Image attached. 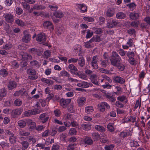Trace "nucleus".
I'll use <instances>...</instances> for the list:
<instances>
[{
    "instance_id": "nucleus-64",
    "label": "nucleus",
    "mask_w": 150,
    "mask_h": 150,
    "mask_svg": "<svg viewBox=\"0 0 150 150\" xmlns=\"http://www.w3.org/2000/svg\"><path fill=\"white\" fill-rule=\"evenodd\" d=\"M114 146L113 144L106 145L105 146L104 149L105 150H113Z\"/></svg>"
},
{
    "instance_id": "nucleus-44",
    "label": "nucleus",
    "mask_w": 150,
    "mask_h": 150,
    "mask_svg": "<svg viewBox=\"0 0 150 150\" xmlns=\"http://www.w3.org/2000/svg\"><path fill=\"white\" fill-rule=\"evenodd\" d=\"M18 126L21 128H23V127H24L26 125V123L24 121H23V120H19V121H18Z\"/></svg>"
},
{
    "instance_id": "nucleus-24",
    "label": "nucleus",
    "mask_w": 150,
    "mask_h": 150,
    "mask_svg": "<svg viewBox=\"0 0 150 150\" xmlns=\"http://www.w3.org/2000/svg\"><path fill=\"white\" fill-rule=\"evenodd\" d=\"M126 15L122 12H119L116 15V17L118 19H122L125 18Z\"/></svg>"
},
{
    "instance_id": "nucleus-53",
    "label": "nucleus",
    "mask_w": 150,
    "mask_h": 150,
    "mask_svg": "<svg viewBox=\"0 0 150 150\" xmlns=\"http://www.w3.org/2000/svg\"><path fill=\"white\" fill-rule=\"evenodd\" d=\"M7 74V71L5 69H2L0 70V74L3 77L6 76Z\"/></svg>"
},
{
    "instance_id": "nucleus-22",
    "label": "nucleus",
    "mask_w": 150,
    "mask_h": 150,
    "mask_svg": "<svg viewBox=\"0 0 150 150\" xmlns=\"http://www.w3.org/2000/svg\"><path fill=\"white\" fill-rule=\"evenodd\" d=\"M91 124L90 122L85 123L82 124L81 126L83 129L86 130H88L91 129Z\"/></svg>"
},
{
    "instance_id": "nucleus-26",
    "label": "nucleus",
    "mask_w": 150,
    "mask_h": 150,
    "mask_svg": "<svg viewBox=\"0 0 150 150\" xmlns=\"http://www.w3.org/2000/svg\"><path fill=\"white\" fill-rule=\"evenodd\" d=\"M16 86V83L13 81H12L9 82L8 86L9 89L11 90L15 88Z\"/></svg>"
},
{
    "instance_id": "nucleus-50",
    "label": "nucleus",
    "mask_w": 150,
    "mask_h": 150,
    "mask_svg": "<svg viewBox=\"0 0 150 150\" xmlns=\"http://www.w3.org/2000/svg\"><path fill=\"white\" fill-rule=\"evenodd\" d=\"M51 52H50L48 50H47L45 51L43 54L44 58H45L47 59L50 56Z\"/></svg>"
},
{
    "instance_id": "nucleus-47",
    "label": "nucleus",
    "mask_w": 150,
    "mask_h": 150,
    "mask_svg": "<svg viewBox=\"0 0 150 150\" xmlns=\"http://www.w3.org/2000/svg\"><path fill=\"white\" fill-rule=\"evenodd\" d=\"M21 4L25 9H28L30 8V6L28 3L27 2V1H24L22 2Z\"/></svg>"
},
{
    "instance_id": "nucleus-45",
    "label": "nucleus",
    "mask_w": 150,
    "mask_h": 150,
    "mask_svg": "<svg viewBox=\"0 0 150 150\" xmlns=\"http://www.w3.org/2000/svg\"><path fill=\"white\" fill-rule=\"evenodd\" d=\"M107 128L110 132H112L115 130V129L112 123H109L107 125Z\"/></svg>"
},
{
    "instance_id": "nucleus-63",
    "label": "nucleus",
    "mask_w": 150,
    "mask_h": 150,
    "mask_svg": "<svg viewBox=\"0 0 150 150\" xmlns=\"http://www.w3.org/2000/svg\"><path fill=\"white\" fill-rule=\"evenodd\" d=\"M33 8L37 10L44 9L45 8V7L44 6L36 5L34 6Z\"/></svg>"
},
{
    "instance_id": "nucleus-42",
    "label": "nucleus",
    "mask_w": 150,
    "mask_h": 150,
    "mask_svg": "<svg viewBox=\"0 0 150 150\" xmlns=\"http://www.w3.org/2000/svg\"><path fill=\"white\" fill-rule=\"evenodd\" d=\"M83 19L86 21L90 22H92L94 20L93 18L92 17L89 16L85 17L83 18Z\"/></svg>"
},
{
    "instance_id": "nucleus-3",
    "label": "nucleus",
    "mask_w": 150,
    "mask_h": 150,
    "mask_svg": "<svg viewBox=\"0 0 150 150\" xmlns=\"http://www.w3.org/2000/svg\"><path fill=\"white\" fill-rule=\"evenodd\" d=\"M26 73L28 75V78L32 80H35L38 78V74L35 70L32 68H30L27 70Z\"/></svg>"
},
{
    "instance_id": "nucleus-16",
    "label": "nucleus",
    "mask_w": 150,
    "mask_h": 150,
    "mask_svg": "<svg viewBox=\"0 0 150 150\" xmlns=\"http://www.w3.org/2000/svg\"><path fill=\"white\" fill-rule=\"evenodd\" d=\"M39 118L42 122L44 123L48 120L49 117L47 114L44 113L40 115Z\"/></svg>"
},
{
    "instance_id": "nucleus-61",
    "label": "nucleus",
    "mask_w": 150,
    "mask_h": 150,
    "mask_svg": "<svg viewBox=\"0 0 150 150\" xmlns=\"http://www.w3.org/2000/svg\"><path fill=\"white\" fill-rule=\"evenodd\" d=\"M64 117L67 120H71L72 118V115L67 113L64 115Z\"/></svg>"
},
{
    "instance_id": "nucleus-49",
    "label": "nucleus",
    "mask_w": 150,
    "mask_h": 150,
    "mask_svg": "<svg viewBox=\"0 0 150 150\" xmlns=\"http://www.w3.org/2000/svg\"><path fill=\"white\" fill-rule=\"evenodd\" d=\"M77 133V131L75 128H71L70 129L69 132V134L70 135H76Z\"/></svg>"
},
{
    "instance_id": "nucleus-31",
    "label": "nucleus",
    "mask_w": 150,
    "mask_h": 150,
    "mask_svg": "<svg viewBox=\"0 0 150 150\" xmlns=\"http://www.w3.org/2000/svg\"><path fill=\"white\" fill-rule=\"evenodd\" d=\"M93 32L97 34H100L103 32V30L100 28H92Z\"/></svg>"
},
{
    "instance_id": "nucleus-58",
    "label": "nucleus",
    "mask_w": 150,
    "mask_h": 150,
    "mask_svg": "<svg viewBox=\"0 0 150 150\" xmlns=\"http://www.w3.org/2000/svg\"><path fill=\"white\" fill-rule=\"evenodd\" d=\"M126 55L129 58L134 57V54L133 52H127Z\"/></svg>"
},
{
    "instance_id": "nucleus-27",
    "label": "nucleus",
    "mask_w": 150,
    "mask_h": 150,
    "mask_svg": "<svg viewBox=\"0 0 150 150\" xmlns=\"http://www.w3.org/2000/svg\"><path fill=\"white\" fill-rule=\"evenodd\" d=\"M114 14V10L112 8H109L108 10L106 13V15L108 17H112Z\"/></svg>"
},
{
    "instance_id": "nucleus-1",
    "label": "nucleus",
    "mask_w": 150,
    "mask_h": 150,
    "mask_svg": "<svg viewBox=\"0 0 150 150\" xmlns=\"http://www.w3.org/2000/svg\"><path fill=\"white\" fill-rule=\"evenodd\" d=\"M110 60L111 64L116 66L121 62L122 59L117 53L115 52H113Z\"/></svg>"
},
{
    "instance_id": "nucleus-62",
    "label": "nucleus",
    "mask_w": 150,
    "mask_h": 150,
    "mask_svg": "<svg viewBox=\"0 0 150 150\" xmlns=\"http://www.w3.org/2000/svg\"><path fill=\"white\" fill-rule=\"evenodd\" d=\"M100 64L101 66L103 67H106L107 65V64L108 63V61L107 60H101Z\"/></svg>"
},
{
    "instance_id": "nucleus-23",
    "label": "nucleus",
    "mask_w": 150,
    "mask_h": 150,
    "mask_svg": "<svg viewBox=\"0 0 150 150\" xmlns=\"http://www.w3.org/2000/svg\"><path fill=\"white\" fill-rule=\"evenodd\" d=\"M41 81L42 82L46 83L49 85H52L54 83V81L51 80L44 78H42L41 79Z\"/></svg>"
},
{
    "instance_id": "nucleus-30",
    "label": "nucleus",
    "mask_w": 150,
    "mask_h": 150,
    "mask_svg": "<svg viewBox=\"0 0 150 150\" xmlns=\"http://www.w3.org/2000/svg\"><path fill=\"white\" fill-rule=\"evenodd\" d=\"M53 15L56 17L59 18H62L64 16V14L62 12L59 11L54 12Z\"/></svg>"
},
{
    "instance_id": "nucleus-40",
    "label": "nucleus",
    "mask_w": 150,
    "mask_h": 150,
    "mask_svg": "<svg viewBox=\"0 0 150 150\" xmlns=\"http://www.w3.org/2000/svg\"><path fill=\"white\" fill-rule=\"evenodd\" d=\"M84 31H86V38H90L93 36V32H91V30L89 29L85 30Z\"/></svg>"
},
{
    "instance_id": "nucleus-9",
    "label": "nucleus",
    "mask_w": 150,
    "mask_h": 150,
    "mask_svg": "<svg viewBox=\"0 0 150 150\" xmlns=\"http://www.w3.org/2000/svg\"><path fill=\"white\" fill-rule=\"evenodd\" d=\"M46 40L45 34L44 33H41L38 34L36 36V40L40 43L45 42Z\"/></svg>"
},
{
    "instance_id": "nucleus-41",
    "label": "nucleus",
    "mask_w": 150,
    "mask_h": 150,
    "mask_svg": "<svg viewBox=\"0 0 150 150\" xmlns=\"http://www.w3.org/2000/svg\"><path fill=\"white\" fill-rule=\"evenodd\" d=\"M120 137L124 138L127 136H129L130 135V131H128L126 132H120Z\"/></svg>"
},
{
    "instance_id": "nucleus-7",
    "label": "nucleus",
    "mask_w": 150,
    "mask_h": 150,
    "mask_svg": "<svg viewBox=\"0 0 150 150\" xmlns=\"http://www.w3.org/2000/svg\"><path fill=\"white\" fill-rule=\"evenodd\" d=\"M5 21L8 23H12L14 21V16L10 13H7L3 15Z\"/></svg>"
},
{
    "instance_id": "nucleus-56",
    "label": "nucleus",
    "mask_w": 150,
    "mask_h": 150,
    "mask_svg": "<svg viewBox=\"0 0 150 150\" xmlns=\"http://www.w3.org/2000/svg\"><path fill=\"white\" fill-rule=\"evenodd\" d=\"M16 14L20 15L23 13V10L21 8L17 7L16 8Z\"/></svg>"
},
{
    "instance_id": "nucleus-32",
    "label": "nucleus",
    "mask_w": 150,
    "mask_h": 150,
    "mask_svg": "<svg viewBox=\"0 0 150 150\" xmlns=\"http://www.w3.org/2000/svg\"><path fill=\"white\" fill-rule=\"evenodd\" d=\"M77 85L79 87L82 88H87L89 87V86L87 82L84 81H82L78 83Z\"/></svg>"
},
{
    "instance_id": "nucleus-21",
    "label": "nucleus",
    "mask_w": 150,
    "mask_h": 150,
    "mask_svg": "<svg viewBox=\"0 0 150 150\" xmlns=\"http://www.w3.org/2000/svg\"><path fill=\"white\" fill-rule=\"evenodd\" d=\"M30 66L34 68H39L40 67V63L36 60H33L30 62Z\"/></svg>"
},
{
    "instance_id": "nucleus-34",
    "label": "nucleus",
    "mask_w": 150,
    "mask_h": 150,
    "mask_svg": "<svg viewBox=\"0 0 150 150\" xmlns=\"http://www.w3.org/2000/svg\"><path fill=\"white\" fill-rule=\"evenodd\" d=\"M68 67L70 70V72L71 73H72L73 71H78L77 69L73 64H70L68 66Z\"/></svg>"
},
{
    "instance_id": "nucleus-33",
    "label": "nucleus",
    "mask_w": 150,
    "mask_h": 150,
    "mask_svg": "<svg viewBox=\"0 0 150 150\" xmlns=\"http://www.w3.org/2000/svg\"><path fill=\"white\" fill-rule=\"evenodd\" d=\"M117 100L121 102L124 101L125 103H126L127 102V99L125 96H118L117 97Z\"/></svg>"
},
{
    "instance_id": "nucleus-19",
    "label": "nucleus",
    "mask_w": 150,
    "mask_h": 150,
    "mask_svg": "<svg viewBox=\"0 0 150 150\" xmlns=\"http://www.w3.org/2000/svg\"><path fill=\"white\" fill-rule=\"evenodd\" d=\"M76 6L80 9L81 12L84 13L87 11V7L84 4H76Z\"/></svg>"
},
{
    "instance_id": "nucleus-28",
    "label": "nucleus",
    "mask_w": 150,
    "mask_h": 150,
    "mask_svg": "<svg viewBox=\"0 0 150 150\" xmlns=\"http://www.w3.org/2000/svg\"><path fill=\"white\" fill-rule=\"evenodd\" d=\"M94 111L93 107L91 106H89L85 108V112L87 114L91 113Z\"/></svg>"
},
{
    "instance_id": "nucleus-20",
    "label": "nucleus",
    "mask_w": 150,
    "mask_h": 150,
    "mask_svg": "<svg viewBox=\"0 0 150 150\" xmlns=\"http://www.w3.org/2000/svg\"><path fill=\"white\" fill-rule=\"evenodd\" d=\"M113 79L116 83H119L121 84H123L125 82L124 79L118 76L114 77Z\"/></svg>"
},
{
    "instance_id": "nucleus-39",
    "label": "nucleus",
    "mask_w": 150,
    "mask_h": 150,
    "mask_svg": "<svg viewBox=\"0 0 150 150\" xmlns=\"http://www.w3.org/2000/svg\"><path fill=\"white\" fill-rule=\"evenodd\" d=\"M7 92L6 90L4 88L0 89V96L4 97L7 94Z\"/></svg>"
},
{
    "instance_id": "nucleus-59",
    "label": "nucleus",
    "mask_w": 150,
    "mask_h": 150,
    "mask_svg": "<svg viewBox=\"0 0 150 150\" xmlns=\"http://www.w3.org/2000/svg\"><path fill=\"white\" fill-rule=\"evenodd\" d=\"M130 145L131 147H136L139 146V144L137 142L133 140L131 141Z\"/></svg>"
},
{
    "instance_id": "nucleus-38",
    "label": "nucleus",
    "mask_w": 150,
    "mask_h": 150,
    "mask_svg": "<svg viewBox=\"0 0 150 150\" xmlns=\"http://www.w3.org/2000/svg\"><path fill=\"white\" fill-rule=\"evenodd\" d=\"M22 145V148L23 150H25L28 148L29 146L28 142L26 141H23L21 143Z\"/></svg>"
},
{
    "instance_id": "nucleus-55",
    "label": "nucleus",
    "mask_w": 150,
    "mask_h": 150,
    "mask_svg": "<svg viewBox=\"0 0 150 150\" xmlns=\"http://www.w3.org/2000/svg\"><path fill=\"white\" fill-rule=\"evenodd\" d=\"M78 61V58H71L70 59H68V62L69 63H76Z\"/></svg>"
},
{
    "instance_id": "nucleus-57",
    "label": "nucleus",
    "mask_w": 150,
    "mask_h": 150,
    "mask_svg": "<svg viewBox=\"0 0 150 150\" xmlns=\"http://www.w3.org/2000/svg\"><path fill=\"white\" fill-rule=\"evenodd\" d=\"M117 51L121 56H125L127 52V51H125L122 49L118 50Z\"/></svg>"
},
{
    "instance_id": "nucleus-18",
    "label": "nucleus",
    "mask_w": 150,
    "mask_h": 150,
    "mask_svg": "<svg viewBox=\"0 0 150 150\" xmlns=\"http://www.w3.org/2000/svg\"><path fill=\"white\" fill-rule=\"evenodd\" d=\"M90 79L91 82L94 84L96 85H98V77L96 75L93 74L91 75L90 76Z\"/></svg>"
},
{
    "instance_id": "nucleus-17",
    "label": "nucleus",
    "mask_w": 150,
    "mask_h": 150,
    "mask_svg": "<svg viewBox=\"0 0 150 150\" xmlns=\"http://www.w3.org/2000/svg\"><path fill=\"white\" fill-rule=\"evenodd\" d=\"M86 100V98L85 97H78L77 100L78 105L79 107H81L85 103Z\"/></svg>"
},
{
    "instance_id": "nucleus-2",
    "label": "nucleus",
    "mask_w": 150,
    "mask_h": 150,
    "mask_svg": "<svg viewBox=\"0 0 150 150\" xmlns=\"http://www.w3.org/2000/svg\"><path fill=\"white\" fill-rule=\"evenodd\" d=\"M5 134L9 137V140L11 144H15L17 141V137L15 135L12 131L5 129Z\"/></svg>"
},
{
    "instance_id": "nucleus-36",
    "label": "nucleus",
    "mask_w": 150,
    "mask_h": 150,
    "mask_svg": "<svg viewBox=\"0 0 150 150\" xmlns=\"http://www.w3.org/2000/svg\"><path fill=\"white\" fill-rule=\"evenodd\" d=\"M26 92V91L25 90L23 91L21 90L16 91L14 93L13 95L16 96H18L20 95L23 96Z\"/></svg>"
},
{
    "instance_id": "nucleus-15",
    "label": "nucleus",
    "mask_w": 150,
    "mask_h": 150,
    "mask_svg": "<svg viewBox=\"0 0 150 150\" xmlns=\"http://www.w3.org/2000/svg\"><path fill=\"white\" fill-rule=\"evenodd\" d=\"M43 27L45 28L53 30L54 29L52 23L50 21H44L43 24Z\"/></svg>"
},
{
    "instance_id": "nucleus-52",
    "label": "nucleus",
    "mask_w": 150,
    "mask_h": 150,
    "mask_svg": "<svg viewBox=\"0 0 150 150\" xmlns=\"http://www.w3.org/2000/svg\"><path fill=\"white\" fill-rule=\"evenodd\" d=\"M60 74L62 76L69 77L70 76L69 73L65 70L62 71L60 73Z\"/></svg>"
},
{
    "instance_id": "nucleus-60",
    "label": "nucleus",
    "mask_w": 150,
    "mask_h": 150,
    "mask_svg": "<svg viewBox=\"0 0 150 150\" xmlns=\"http://www.w3.org/2000/svg\"><path fill=\"white\" fill-rule=\"evenodd\" d=\"M128 62L132 65H135L136 64V61L134 57L129 58Z\"/></svg>"
},
{
    "instance_id": "nucleus-11",
    "label": "nucleus",
    "mask_w": 150,
    "mask_h": 150,
    "mask_svg": "<svg viewBox=\"0 0 150 150\" xmlns=\"http://www.w3.org/2000/svg\"><path fill=\"white\" fill-rule=\"evenodd\" d=\"M98 57L97 55L93 56L92 58V60L91 62V67L93 69H96L98 68V66L97 64Z\"/></svg>"
},
{
    "instance_id": "nucleus-54",
    "label": "nucleus",
    "mask_w": 150,
    "mask_h": 150,
    "mask_svg": "<svg viewBox=\"0 0 150 150\" xmlns=\"http://www.w3.org/2000/svg\"><path fill=\"white\" fill-rule=\"evenodd\" d=\"M101 76L104 79L105 82H106V81H107L109 83H111L112 82V79L107 76L105 75H101Z\"/></svg>"
},
{
    "instance_id": "nucleus-29",
    "label": "nucleus",
    "mask_w": 150,
    "mask_h": 150,
    "mask_svg": "<svg viewBox=\"0 0 150 150\" xmlns=\"http://www.w3.org/2000/svg\"><path fill=\"white\" fill-rule=\"evenodd\" d=\"M125 64H122L120 62V63L117 64L116 66L120 71H123L125 69Z\"/></svg>"
},
{
    "instance_id": "nucleus-37",
    "label": "nucleus",
    "mask_w": 150,
    "mask_h": 150,
    "mask_svg": "<svg viewBox=\"0 0 150 150\" xmlns=\"http://www.w3.org/2000/svg\"><path fill=\"white\" fill-rule=\"evenodd\" d=\"M76 110V107L73 105L71 104L68 108V110L70 113L75 112Z\"/></svg>"
},
{
    "instance_id": "nucleus-43",
    "label": "nucleus",
    "mask_w": 150,
    "mask_h": 150,
    "mask_svg": "<svg viewBox=\"0 0 150 150\" xmlns=\"http://www.w3.org/2000/svg\"><path fill=\"white\" fill-rule=\"evenodd\" d=\"M76 144L75 143L70 144L67 146V150H74L75 149V146Z\"/></svg>"
},
{
    "instance_id": "nucleus-12",
    "label": "nucleus",
    "mask_w": 150,
    "mask_h": 150,
    "mask_svg": "<svg viewBox=\"0 0 150 150\" xmlns=\"http://www.w3.org/2000/svg\"><path fill=\"white\" fill-rule=\"evenodd\" d=\"M140 14L138 12L133 11L131 12L129 14L130 18L132 20H136L140 17Z\"/></svg>"
},
{
    "instance_id": "nucleus-10",
    "label": "nucleus",
    "mask_w": 150,
    "mask_h": 150,
    "mask_svg": "<svg viewBox=\"0 0 150 150\" xmlns=\"http://www.w3.org/2000/svg\"><path fill=\"white\" fill-rule=\"evenodd\" d=\"M118 23L112 18L108 19L107 21V26L109 28H112L117 25Z\"/></svg>"
},
{
    "instance_id": "nucleus-4",
    "label": "nucleus",
    "mask_w": 150,
    "mask_h": 150,
    "mask_svg": "<svg viewBox=\"0 0 150 150\" xmlns=\"http://www.w3.org/2000/svg\"><path fill=\"white\" fill-rule=\"evenodd\" d=\"M19 57L21 59L22 61H25L23 64V66L25 67L27 65L26 61L28 60H31L32 59V56L27 53L22 51L19 54Z\"/></svg>"
},
{
    "instance_id": "nucleus-14",
    "label": "nucleus",
    "mask_w": 150,
    "mask_h": 150,
    "mask_svg": "<svg viewBox=\"0 0 150 150\" xmlns=\"http://www.w3.org/2000/svg\"><path fill=\"white\" fill-rule=\"evenodd\" d=\"M71 101V100L70 99H64L62 98L60 100V103L61 106L63 108H65L67 107Z\"/></svg>"
},
{
    "instance_id": "nucleus-48",
    "label": "nucleus",
    "mask_w": 150,
    "mask_h": 150,
    "mask_svg": "<svg viewBox=\"0 0 150 150\" xmlns=\"http://www.w3.org/2000/svg\"><path fill=\"white\" fill-rule=\"evenodd\" d=\"M14 103L16 106H20L22 105V102L20 99H17L15 100Z\"/></svg>"
},
{
    "instance_id": "nucleus-6",
    "label": "nucleus",
    "mask_w": 150,
    "mask_h": 150,
    "mask_svg": "<svg viewBox=\"0 0 150 150\" xmlns=\"http://www.w3.org/2000/svg\"><path fill=\"white\" fill-rule=\"evenodd\" d=\"M23 111V108H20L13 110L11 112V115L12 118H16L20 115Z\"/></svg>"
},
{
    "instance_id": "nucleus-5",
    "label": "nucleus",
    "mask_w": 150,
    "mask_h": 150,
    "mask_svg": "<svg viewBox=\"0 0 150 150\" xmlns=\"http://www.w3.org/2000/svg\"><path fill=\"white\" fill-rule=\"evenodd\" d=\"M41 112V111L40 110L36 108L25 111L24 112V115L25 116L28 117L32 115H35L39 114Z\"/></svg>"
},
{
    "instance_id": "nucleus-8",
    "label": "nucleus",
    "mask_w": 150,
    "mask_h": 150,
    "mask_svg": "<svg viewBox=\"0 0 150 150\" xmlns=\"http://www.w3.org/2000/svg\"><path fill=\"white\" fill-rule=\"evenodd\" d=\"M31 36L30 35L27 31H24L23 36L21 40L23 42L25 43L29 42L31 40Z\"/></svg>"
},
{
    "instance_id": "nucleus-25",
    "label": "nucleus",
    "mask_w": 150,
    "mask_h": 150,
    "mask_svg": "<svg viewBox=\"0 0 150 150\" xmlns=\"http://www.w3.org/2000/svg\"><path fill=\"white\" fill-rule=\"evenodd\" d=\"M78 64L81 67H83L85 65V60L83 57H80L78 59Z\"/></svg>"
},
{
    "instance_id": "nucleus-51",
    "label": "nucleus",
    "mask_w": 150,
    "mask_h": 150,
    "mask_svg": "<svg viewBox=\"0 0 150 150\" xmlns=\"http://www.w3.org/2000/svg\"><path fill=\"white\" fill-rule=\"evenodd\" d=\"M15 22L20 26L23 27L24 25V23L21 20L18 19L16 20Z\"/></svg>"
},
{
    "instance_id": "nucleus-13",
    "label": "nucleus",
    "mask_w": 150,
    "mask_h": 150,
    "mask_svg": "<svg viewBox=\"0 0 150 150\" xmlns=\"http://www.w3.org/2000/svg\"><path fill=\"white\" fill-rule=\"evenodd\" d=\"M83 143L86 145H91L93 144V141L92 138L89 137H85L84 138L83 141Z\"/></svg>"
},
{
    "instance_id": "nucleus-35",
    "label": "nucleus",
    "mask_w": 150,
    "mask_h": 150,
    "mask_svg": "<svg viewBox=\"0 0 150 150\" xmlns=\"http://www.w3.org/2000/svg\"><path fill=\"white\" fill-rule=\"evenodd\" d=\"M95 128L97 131L99 132H103L105 130V128L103 126L98 125H96L95 126Z\"/></svg>"
},
{
    "instance_id": "nucleus-46",
    "label": "nucleus",
    "mask_w": 150,
    "mask_h": 150,
    "mask_svg": "<svg viewBox=\"0 0 150 150\" xmlns=\"http://www.w3.org/2000/svg\"><path fill=\"white\" fill-rule=\"evenodd\" d=\"M139 24V21H135L131 22L130 25L134 28H137L138 27Z\"/></svg>"
}]
</instances>
